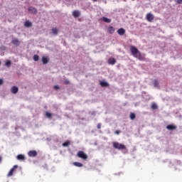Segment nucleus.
<instances>
[{
	"label": "nucleus",
	"instance_id": "1",
	"mask_svg": "<svg viewBox=\"0 0 182 182\" xmlns=\"http://www.w3.org/2000/svg\"><path fill=\"white\" fill-rule=\"evenodd\" d=\"M130 51H131V53H132V55L134 58H136L139 60H143V57H141V55L139 52V49H137V48H136L133 46H130Z\"/></svg>",
	"mask_w": 182,
	"mask_h": 182
},
{
	"label": "nucleus",
	"instance_id": "2",
	"mask_svg": "<svg viewBox=\"0 0 182 182\" xmlns=\"http://www.w3.org/2000/svg\"><path fill=\"white\" fill-rule=\"evenodd\" d=\"M114 149H117V150H124L126 149V146L123 144H120L119 142H112Z\"/></svg>",
	"mask_w": 182,
	"mask_h": 182
},
{
	"label": "nucleus",
	"instance_id": "3",
	"mask_svg": "<svg viewBox=\"0 0 182 182\" xmlns=\"http://www.w3.org/2000/svg\"><path fill=\"white\" fill-rule=\"evenodd\" d=\"M77 156L80 157V159H82V160H87V154H85V152H83L82 151H78Z\"/></svg>",
	"mask_w": 182,
	"mask_h": 182
},
{
	"label": "nucleus",
	"instance_id": "4",
	"mask_svg": "<svg viewBox=\"0 0 182 182\" xmlns=\"http://www.w3.org/2000/svg\"><path fill=\"white\" fill-rule=\"evenodd\" d=\"M146 21H148V22H153V21H154V16L151 13L147 14Z\"/></svg>",
	"mask_w": 182,
	"mask_h": 182
},
{
	"label": "nucleus",
	"instance_id": "5",
	"mask_svg": "<svg viewBox=\"0 0 182 182\" xmlns=\"http://www.w3.org/2000/svg\"><path fill=\"white\" fill-rule=\"evenodd\" d=\"M18 168V165H14L11 170L9 171V173L7 174L8 177H11L14 175V171L16 170Z\"/></svg>",
	"mask_w": 182,
	"mask_h": 182
},
{
	"label": "nucleus",
	"instance_id": "6",
	"mask_svg": "<svg viewBox=\"0 0 182 182\" xmlns=\"http://www.w3.org/2000/svg\"><path fill=\"white\" fill-rule=\"evenodd\" d=\"M28 155L29 157H36V156H38V152L36 151H29Z\"/></svg>",
	"mask_w": 182,
	"mask_h": 182
},
{
	"label": "nucleus",
	"instance_id": "7",
	"mask_svg": "<svg viewBox=\"0 0 182 182\" xmlns=\"http://www.w3.org/2000/svg\"><path fill=\"white\" fill-rule=\"evenodd\" d=\"M11 43H13V45H15V46H19V45H21V41H19L18 38H13L11 41Z\"/></svg>",
	"mask_w": 182,
	"mask_h": 182
},
{
	"label": "nucleus",
	"instance_id": "8",
	"mask_svg": "<svg viewBox=\"0 0 182 182\" xmlns=\"http://www.w3.org/2000/svg\"><path fill=\"white\" fill-rule=\"evenodd\" d=\"M18 88L16 86H13L11 89V93L16 95L18 93Z\"/></svg>",
	"mask_w": 182,
	"mask_h": 182
},
{
	"label": "nucleus",
	"instance_id": "9",
	"mask_svg": "<svg viewBox=\"0 0 182 182\" xmlns=\"http://www.w3.org/2000/svg\"><path fill=\"white\" fill-rule=\"evenodd\" d=\"M73 16L74 18H79L80 16V11L75 10L73 12Z\"/></svg>",
	"mask_w": 182,
	"mask_h": 182
},
{
	"label": "nucleus",
	"instance_id": "10",
	"mask_svg": "<svg viewBox=\"0 0 182 182\" xmlns=\"http://www.w3.org/2000/svg\"><path fill=\"white\" fill-rule=\"evenodd\" d=\"M17 160H19L20 161H23V160H25L26 157L25 155L23 154H18L16 156Z\"/></svg>",
	"mask_w": 182,
	"mask_h": 182
},
{
	"label": "nucleus",
	"instance_id": "11",
	"mask_svg": "<svg viewBox=\"0 0 182 182\" xmlns=\"http://www.w3.org/2000/svg\"><path fill=\"white\" fill-rule=\"evenodd\" d=\"M125 33H126V31H124V28H119L117 31L118 35H120L121 36H123V35H124Z\"/></svg>",
	"mask_w": 182,
	"mask_h": 182
},
{
	"label": "nucleus",
	"instance_id": "12",
	"mask_svg": "<svg viewBox=\"0 0 182 182\" xmlns=\"http://www.w3.org/2000/svg\"><path fill=\"white\" fill-rule=\"evenodd\" d=\"M28 11L31 14H36L37 12L36 9H35L34 7H28Z\"/></svg>",
	"mask_w": 182,
	"mask_h": 182
},
{
	"label": "nucleus",
	"instance_id": "13",
	"mask_svg": "<svg viewBox=\"0 0 182 182\" xmlns=\"http://www.w3.org/2000/svg\"><path fill=\"white\" fill-rule=\"evenodd\" d=\"M24 26L26 27V28H31V26H32V23L29 21H26L24 23Z\"/></svg>",
	"mask_w": 182,
	"mask_h": 182
},
{
	"label": "nucleus",
	"instance_id": "14",
	"mask_svg": "<svg viewBox=\"0 0 182 182\" xmlns=\"http://www.w3.org/2000/svg\"><path fill=\"white\" fill-rule=\"evenodd\" d=\"M109 33H114V28L113 26H109L107 28Z\"/></svg>",
	"mask_w": 182,
	"mask_h": 182
},
{
	"label": "nucleus",
	"instance_id": "15",
	"mask_svg": "<svg viewBox=\"0 0 182 182\" xmlns=\"http://www.w3.org/2000/svg\"><path fill=\"white\" fill-rule=\"evenodd\" d=\"M108 63L109 65H114L116 63V59L114 58H110L109 60H108Z\"/></svg>",
	"mask_w": 182,
	"mask_h": 182
},
{
	"label": "nucleus",
	"instance_id": "16",
	"mask_svg": "<svg viewBox=\"0 0 182 182\" xmlns=\"http://www.w3.org/2000/svg\"><path fill=\"white\" fill-rule=\"evenodd\" d=\"M102 21L104 22H106V23H110V22H112V20L110 18L106 17H102Z\"/></svg>",
	"mask_w": 182,
	"mask_h": 182
},
{
	"label": "nucleus",
	"instance_id": "17",
	"mask_svg": "<svg viewBox=\"0 0 182 182\" xmlns=\"http://www.w3.org/2000/svg\"><path fill=\"white\" fill-rule=\"evenodd\" d=\"M73 164L76 167H83V164H81L80 162H74Z\"/></svg>",
	"mask_w": 182,
	"mask_h": 182
},
{
	"label": "nucleus",
	"instance_id": "18",
	"mask_svg": "<svg viewBox=\"0 0 182 182\" xmlns=\"http://www.w3.org/2000/svg\"><path fill=\"white\" fill-rule=\"evenodd\" d=\"M158 106H157V104H156V103H152V105H151V109L152 110H156V109H158Z\"/></svg>",
	"mask_w": 182,
	"mask_h": 182
},
{
	"label": "nucleus",
	"instance_id": "19",
	"mask_svg": "<svg viewBox=\"0 0 182 182\" xmlns=\"http://www.w3.org/2000/svg\"><path fill=\"white\" fill-rule=\"evenodd\" d=\"M166 129H168V130H174L176 129V127L174 125H168L166 127Z\"/></svg>",
	"mask_w": 182,
	"mask_h": 182
},
{
	"label": "nucleus",
	"instance_id": "20",
	"mask_svg": "<svg viewBox=\"0 0 182 182\" xmlns=\"http://www.w3.org/2000/svg\"><path fill=\"white\" fill-rule=\"evenodd\" d=\"M42 62L44 65H46V63H48V58L46 57H43L42 58Z\"/></svg>",
	"mask_w": 182,
	"mask_h": 182
},
{
	"label": "nucleus",
	"instance_id": "21",
	"mask_svg": "<svg viewBox=\"0 0 182 182\" xmlns=\"http://www.w3.org/2000/svg\"><path fill=\"white\" fill-rule=\"evenodd\" d=\"M58 32L59 31L56 28L52 29V33H53V35H58Z\"/></svg>",
	"mask_w": 182,
	"mask_h": 182
},
{
	"label": "nucleus",
	"instance_id": "22",
	"mask_svg": "<svg viewBox=\"0 0 182 182\" xmlns=\"http://www.w3.org/2000/svg\"><path fill=\"white\" fill-rule=\"evenodd\" d=\"M130 119H131V120H134V119H136V114L134 113H131Z\"/></svg>",
	"mask_w": 182,
	"mask_h": 182
},
{
	"label": "nucleus",
	"instance_id": "23",
	"mask_svg": "<svg viewBox=\"0 0 182 182\" xmlns=\"http://www.w3.org/2000/svg\"><path fill=\"white\" fill-rule=\"evenodd\" d=\"M33 60H35V62H38V60H39V55H34V56H33Z\"/></svg>",
	"mask_w": 182,
	"mask_h": 182
},
{
	"label": "nucleus",
	"instance_id": "24",
	"mask_svg": "<svg viewBox=\"0 0 182 182\" xmlns=\"http://www.w3.org/2000/svg\"><path fill=\"white\" fill-rule=\"evenodd\" d=\"M100 85L102 86V87H105V86H107L108 84L106 82H101Z\"/></svg>",
	"mask_w": 182,
	"mask_h": 182
},
{
	"label": "nucleus",
	"instance_id": "25",
	"mask_svg": "<svg viewBox=\"0 0 182 182\" xmlns=\"http://www.w3.org/2000/svg\"><path fill=\"white\" fill-rule=\"evenodd\" d=\"M70 143L69 141H65L63 144V147H68Z\"/></svg>",
	"mask_w": 182,
	"mask_h": 182
},
{
	"label": "nucleus",
	"instance_id": "26",
	"mask_svg": "<svg viewBox=\"0 0 182 182\" xmlns=\"http://www.w3.org/2000/svg\"><path fill=\"white\" fill-rule=\"evenodd\" d=\"M153 83L155 87H157L159 86V82L157 80H154Z\"/></svg>",
	"mask_w": 182,
	"mask_h": 182
},
{
	"label": "nucleus",
	"instance_id": "27",
	"mask_svg": "<svg viewBox=\"0 0 182 182\" xmlns=\"http://www.w3.org/2000/svg\"><path fill=\"white\" fill-rule=\"evenodd\" d=\"M46 116L48 118L50 119V117H52V114L49 113V112H46Z\"/></svg>",
	"mask_w": 182,
	"mask_h": 182
},
{
	"label": "nucleus",
	"instance_id": "28",
	"mask_svg": "<svg viewBox=\"0 0 182 182\" xmlns=\"http://www.w3.org/2000/svg\"><path fill=\"white\" fill-rule=\"evenodd\" d=\"M6 66H11V61L8 60L6 62Z\"/></svg>",
	"mask_w": 182,
	"mask_h": 182
},
{
	"label": "nucleus",
	"instance_id": "29",
	"mask_svg": "<svg viewBox=\"0 0 182 182\" xmlns=\"http://www.w3.org/2000/svg\"><path fill=\"white\" fill-rule=\"evenodd\" d=\"M177 4H181L182 0H176Z\"/></svg>",
	"mask_w": 182,
	"mask_h": 182
},
{
	"label": "nucleus",
	"instance_id": "30",
	"mask_svg": "<svg viewBox=\"0 0 182 182\" xmlns=\"http://www.w3.org/2000/svg\"><path fill=\"white\" fill-rule=\"evenodd\" d=\"M54 89H55L56 90H58V89H59V85H55V86H54Z\"/></svg>",
	"mask_w": 182,
	"mask_h": 182
},
{
	"label": "nucleus",
	"instance_id": "31",
	"mask_svg": "<svg viewBox=\"0 0 182 182\" xmlns=\"http://www.w3.org/2000/svg\"><path fill=\"white\" fill-rule=\"evenodd\" d=\"M101 127H102V124H97V129H101Z\"/></svg>",
	"mask_w": 182,
	"mask_h": 182
},
{
	"label": "nucleus",
	"instance_id": "32",
	"mask_svg": "<svg viewBox=\"0 0 182 182\" xmlns=\"http://www.w3.org/2000/svg\"><path fill=\"white\" fill-rule=\"evenodd\" d=\"M115 134H120V131H119V130L115 131Z\"/></svg>",
	"mask_w": 182,
	"mask_h": 182
},
{
	"label": "nucleus",
	"instance_id": "33",
	"mask_svg": "<svg viewBox=\"0 0 182 182\" xmlns=\"http://www.w3.org/2000/svg\"><path fill=\"white\" fill-rule=\"evenodd\" d=\"M3 83H4V80L0 79V85H3Z\"/></svg>",
	"mask_w": 182,
	"mask_h": 182
},
{
	"label": "nucleus",
	"instance_id": "34",
	"mask_svg": "<svg viewBox=\"0 0 182 182\" xmlns=\"http://www.w3.org/2000/svg\"><path fill=\"white\" fill-rule=\"evenodd\" d=\"M2 161V158L0 156V163Z\"/></svg>",
	"mask_w": 182,
	"mask_h": 182
},
{
	"label": "nucleus",
	"instance_id": "35",
	"mask_svg": "<svg viewBox=\"0 0 182 182\" xmlns=\"http://www.w3.org/2000/svg\"><path fill=\"white\" fill-rule=\"evenodd\" d=\"M65 83H69V81H65Z\"/></svg>",
	"mask_w": 182,
	"mask_h": 182
},
{
	"label": "nucleus",
	"instance_id": "36",
	"mask_svg": "<svg viewBox=\"0 0 182 182\" xmlns=\"http://www.w3.org/2000/svg\"><path fill=\"white\" fill-rule=\"evenodd\" d=\"M92 1H97V0H92Z\"/></svg>",
	"mask_w": 182,
	"mask_h": 182
}]
</instances>
